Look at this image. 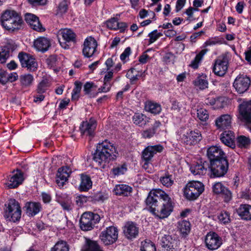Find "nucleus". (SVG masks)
<instances>
[{
    "mask_svg": "<svg viewBox=\"0 0 251 251\" xmlns=\"http://www.w3.org/2000/svg\"><path fill=\"white\" fill-rule=\"evenodd\" d=\"M33 80V76L30 74H25L20 76V81L23 86L28 87L30 86Z\"/></svg>",
    "mask_w": 251,
    "mask_h": 251,
    "instance_id": "58836bf2",
    "label": "nucleus"
},
{
    "mask_svg": "<svg viewBox=\"0 0 251 251\" xmlns=\"http://www.w3.org/2000/svg\"><path fill=\"white\" fill-rule=\"evenodd\" d=\"M251 143V139L245 136L240 135L237 138V144L240 148H247Z\"/></svg>",
    "mask_w": 251,
    "mask_h": 251,
    "instance_id": "79ce46f5",
    "label": "nucleus"
},
{
    "mask_svg": "<svg viewBox=\"0 0 251 251\" xmlns=\"http://www.w3.org/2000/svg\"><path fill=\"white\" fill-rule=\"evenodd\" d=\"M18 78V75L16 73H7V82L10 81L11 82L15 81Z\"/></svg>",
    "mask_w": 251,
    "mask_h": 251,
    "instance_id": "0e129e2a",
    "label": "nucleus"
},
{
    "mask_svg": "<svg viewBox=\"0 0 251 251\" xmlns=\"http://www.w3.org/2000/svg\"><path fill=\"white\" fill-rule=\"evenodd\" d=\"M7 72L3 70L0 69V82L2 84L7 83Z\"/></svg>",
    "mask_w": 251,
    "mask_h": 251,
    "instance_id": "e2e57ef3",
    "label": "nucleus"
},
{
    "mask_svg": "<svg viewBox=\"0 0 251 251\" xmlns=\"http://www.w3.org/2000/svg\"><path fill=\"white\" fill-rule=\"evenodd\" d=\"M162 35V34L160 32H158L156 29L150 33L148 35V36L150 37L149 44H151L154 43L158 38H159Z\"/></svg>",
    "mask_w": 251,
    "mask_h": 251,
    "instance_id": "603ef678",
    "label": "nucleus"
},
{
    "mask_svg": "<svg viewBox=\"0 0 251 251\" xmlns=\"http://www.w3.org/2000/svg\"><path fill=\"white\" fill-rule=\"evenodd\" d=\"M160 181L163 185L167 187H171L174 183L173 176L168 173L165 174L164 176H161Z\"/></svg>",
    "mask_w": 251,
    "mask_h": 251,
    "instance_id": "a19ab883",
    "label": "nucleus"
},
{
    "mask_svg": "<svg viewBox=\"0 0 251 251\" xmlns=\"http://www.w3.org/2000/svg\"><path fill=\"white\" fill-rule=\"evenodd\" d=\"M132 191V188L130 186L121 184L116 185L114 189L113 193L118 196H122L124 197H128L130 195Z\"/></svg>",
    "mask_w": 251,
    "mask_h": 251,
    "instance_id": "bb28decb",
    "label": "nucleus"
},
{
    "mask_svg": "<svg viewBox=\"0 0 251 251\" xmlns=\"http://www.w3.org/2000/svg\"><path fill=\"white\" fill-rule=\"evenodd\" d=\"M92 200L94 201H103L105 199L103 194L100 192H98L95 194L92 197Z\"/></svg>",
    "mask_w": 251,
    "mask_h": 251,
    "instance_id": "13d9d810",
    "label": "nucleus"
},
{
    "mask_svg": "<svg viewBox=\"0 0 251 251\" xmlns=\"http://www.w3.org/2000/svg\"><path fill=\"white\" fill-rule=\"evenodd\" d=\"M197 117L201 121H206L208 119L209 115L207 111L202 108L197 110Z\"/></svg>",
    "mask_w": 251,
    "mask_h": 251,
    "instance_id": "864d4df0",
    "label": "nucleus"
},
{
    "mask_svg": "<svg viewBox=\"0 0 251 251\" xmlns=\"http://www.w3.org/2000/svg\"><path fill=\"white\" fill-rule=\"evenodd\" d=\"M205 242L208 249L215 250L218 249L222 244V240L215 232H210L206 235Z\"/></svg>",
    "mask_w": 251,
    "mask_h": 251,
    "instance_id": "2eb2a0df",
    "label": "nucleus"
},
{
    "mask_svg": "<svg viewBox=\"0 0 251 251\" xmlns=\"http://www.w3.org/2000/svg\"><path fill=\"white\" fill-rule=\"evenodd\" d=\"M3 48L7 49V51L10 54V52H12L16 49L17 46L13 41H9L5 46L3 47Z\"/></svg>",
    "mask_w": 251,
    "mask_h": 251,
    "instance_id": "4d7b16f0",
    "label": "nucleus"
},
{
    "mask_svg": "<svg viewBox=\"0 0 251 251\" xmlns=\"http://www.w3.org/2000/svg\"><path fill=\"white\" fill-rule=\"evenodd\" d=\"M18 58L23 67L27 68L30 71H34L37 69V63L30 54L21 52L18 54Z\"/></svg>",
    "mask_w": 251,
    "mask_h": 251,
    "instance_id": "9b49d317",
    "label": "nucleus"
},
{
    "mask_svg": "<svg viewBox=\"0 0 251 251\" xmlns=\"http://www.w3.org/2000/svg\"><path fill=\"white\" fill-rule=\"evenodd\" d=\"M207 51V49L202 50L198 54L196 55L195 59L191 62L190 66L194 69L198 68L199 63L202 59L204 55Z\"/></svg>",
    "mask_w": 251,
    "mask_h": 251,
    "instance_id": "ea45409f",
    "label": "nucleus"
},
{
    "mask_svg": "<svg viewBox=\"0 0 251 251\" xmlns=\"http://www.w3.org/2000/svg\"><path fill=\"white\" fill-rule=\"evenodd\" d=\"M98 43L95 38L92 36L87 37L83 43L82 53L87 58L92 56L96 51Z\"/></svg>",
    "mask_w": 251,
    "mask_h": 251,
    "instance_id": "ddd939ff",
    "label": "nucleus"
},
{
    "mask_svg": "<svg viewBox=\"0 0 251 251\" xmlns=\"http://www.w3.org/2000/svg\"><path fill=\"white\" fill-rule=\"evenodd\" d=\"M101 147L105 150L106 152H108L111 154V158L116 159L118 152L116 151V148L113 144L107 140L103 141L101 143H99Z\"/></svg>",
    "mask_w": 251,
    "mask_h": 251,
    "instance_id": "473e14b6",
    "label": "nucleus"
},
{
    "mask_svg": "<svg viewBox=\"0 0 251 251\" xmlns=\"http://www.w3.org/2000/svg\"><path fill=\"white\" fill-rule=\"evenodd\" d=\"M70 246L68 243L64 240H59L50 248V251H69Z\"/></svg>",
    "mask_w": 251,
    "mask_h": 251,
    "instance_id": "f704fd0d",
    "label": "nucleus"
},
{
    "mask_svg": "<svg viewBox=\"0 0 251 251\" xmlns=\"http://www.w3.org/2000/svg\"><path fill=\"white\" fill-rule=\"evenodd\" d=\"M141 251H156V248L154 244L150 241H145L142 243Z\"/></svg>",
    "mask_w": 251,
    "mask_h": 251,
    "instance_id": "49530a36",
    "label": "nucleus"
},
{
    "mask_svg": "<svg viewBox=\"0 0 251 251\" xmlns=\"http://www.w3.org/2000/svg\"><path fill=\"white\" fill-rule=\"evenodd\" d=\"M68 5L67 1L65 0H63L61 1L57 9V14H63L66 13L68 10Z\"/></svg>",
    "mask_w": 251,
    "mask_h": 251,
    "instance_id": "8fccbe9b",
    "label": "nucleus"
},
{
    "mask_svg": "<svg viewBox=\"0 0 251 251\" xmlns=\"http://www.w3.org/2000/svg\"><path fill=\"white\" fill-rule=\"evenodd\" d=\"M228 59L226 55L219 56L215 61L213 72L219 76H223L226 72Z\"/></svg>",
    "mask_w": 251,
    "mask_h": 251,
    "instance_id": "f8f14e48",
    "label": "nucleus"
},
{
    "mask_svg": "<svg viewBox=\"0 0 251 251\" xmlns=\"http://www.w3.org/2000/svg\"><path fill=\"white\" fill-rule=\"evenodd\" d=\"M100 220V217L99 214L89 211L85 212L81 216L80 227L83 231L91 230Z\"/></svg>",
    "mask_w": 251,
    "mask_h": 251,
    "instance_id": "423d86ee",
    "label": "nucleus"
},
{
    "mask_svg": "<svg viewBox=\"0 0 251 251\" xmlns=\"http://www.w3.org/2000/svg\"><path fill=\"white\" fill-rule=\"evenodd\" d=\"M4 216L7 221L15 222L19 221L21 216V209L19 203L15 199H10L5 204Z\"/></svg>",
    "mask_w": 251,
    "mask_h": 251,
    "instance_id": "7ed1b4c3",
    "label": "nucleus"
},
{
    "mask_svg": "<svg viewBox=\"0 0 251 251\" xmlns=\"http://www.w3.org/2000/svg\"><path fill=\"white\" fill-rule=\"evenodd\" d=\"M56 61V57L54 55H50L47 59V64L51 67L54 66Z\"/></svg>",
    "mask_w": 251,
    "mask_h": 251,
    "instance_id": "774afa93",
    "label": "nucleus"
},
{
    "mask_svg": "<svg viewBox=\"0 0 251 251\" xmlns=\"http://www.w3.org/2000/svg\"><path fill=\"white\" fill-rule=\"evenodd\" d=\"M112 84L110 82H107L104 81L102 86L99 88L98 90V93H106L110 91Z\"/></svg>",
    "mask_w": 251,
    "mask_h": 251,
    "instance_id": "6e6d98bb",
    "label": "nucleus"
},
{
    "mask_svg": "<svg viewBox=\"0 0 251 251\" xmlns=\"http://www.w3.org/2000/svg\"><path fill=\"white\" fill-rule=\"evenodd\" d=\"M207 156L210 162L226 158V154L223 150L217 146L210 147L207 150Z\"/></svg>",
    "mask_w": 251,
    "mask_h": 251,
    "instance_id": "a211bd4d",
    "label": "nucleus"
},
{
    "mask_svg": "<svg viewBox=\"0 0 251 251\" xmlns=\"http://www.w3.org/2000/svg\"><path fill=\"white\" fill-rule=\"evenodd\" d=\"M229 164L226 158L211 162L209 167L210 177L224 176L227 172Z\"/></svg>",
    "mask_w": 251,
    "mask_h": 251,
    "instance_id": "20e7f679",
    "label": "nucleus"
},
{
    "mask_svg": "<svg viewBox=\"0 0 251 251\" xmlns=\"http://www.w3.org/2000/svg\"><path fill=\"white\" fill-rule=\"evenodd\" d=\"M238 215L243 220H251V205L249 204H241L237 209Z\"/></svg>",
    "mask_w": 251,
    "mask_h": 251,
    "instance_id": "c756f323",
    "label": "nucleus"
},
{
    "mask_svg": "<svg viewBox=\"0 0 251 251\" xmlns=\"http://www.w3.org/2000/svg\"><path fill=\"white\" fill-rule=\"evenodd\" d=\"M127 170L126 165L124 164L113 168L111 171L114 176H120L124 174Z\"/></svg>",
    "mask_w": 251,
    "mask_h": 251,
    "instance_id": "a18cd8bd",
    "label": "nucleus"
},
{
    "mask_svg": "<svg viewBox=\"0 0 251 251\" xmlns=\"http://www.w3.org/2000/svg\"><path fill=\"white\" fill-rule=\"evenodd\" d=\"M145 109L147 111L154 114H159L161 110L160 104L151 101H148L146 103Z\"/></svg>",
    "mask_w": 251,
    "mask_h": 251,
    "instance_id": "4c0bfd02",
    "label": "nucleus"
},
{
    "mask_svg": "<svg viewBox=\"0 0 251 251\" xmlns=\"http://www.w3.org/2000/svg\"><path fill=\"white\" fill-rule=\"evenodd\" d=\"M201 139V133L197 130H190L184 133L181 140L186 145H193L196 144Z\"/></svg>",
    "mask_w": 251,
    "mask_h": 251,
    "instance_id": "dca6fc26",
    "label": "nucleus"
},
{
    "mask_svg": "<svg viewBox=\"0 0 251 251\" xmlns=\"http://www.w3.org/2000/svg\"><path fill=\"white\" fill-rule=\"evenodd\" d=\"M213 192L216 194H220L226 202L229 201L232 197L231 192L221 182H217L212 186Z\"/></svg>",
    "mask_w": 251,
    "mask_h": 251,
    "instance_id": "4be33fe9",
    "label": "nucleus"
},
{
    "mask_svg": "<svg viewBox=\"0 0 251 251\" xmlns=\"http://www.w3.org/2000/svg\"><path fill=\"white\" fill-rule=\"evenodd\" d=\"M92 186L91 178L87 175H81V182L79 185V190L81 191H87Z\"/></svg>",
    "mask_w": 251,
    "mask_h": 251,
    "instance_id": "72a5a7b5",
    "label": "nucleus"
},
{
    "mask_svg": "<svg viewBox=\"0 0 251 251\" xmlns=\"http://www.w3.org/2000/svg\"><path fill=\"white\" fill-rule=\"evenodd\" d=\"M118 237V229L113 226L107 227L105 230L102 231L100 238L101 241L105 245H109L115 243Z\"/></svg>",
    "mask_w": 251,
    "mask_h": 251,
    "instance_id": "6e6552de",
    "label": "nucleus"
},
{
    "mask_svg": "<svg viewBox=\"0 0 251 251\" xmlns=\"http://www.w3.org/2000/svg\"><path fill=\"white\" fill-rule=\"evenodd\" d=\"M163 148L160 145L148 146L143 151L142 157L145 163L144 166L148 165V162L151 160L153 155L157 152H160L162 151Z\"/></svg>",
    "mask_w": 251,
    "mask_h": 251,
    "instance_id": "aec40b11",
    "label": "nucleus"
},
{
    "mask_svg": "<svg viewBox=\"0 0 251 251\" xmlns=\"http://www.w3.org/2000/svg\"><path fill=\"white\" fill-rule=\"evenodd\" d=\"M132 121L135 125L142 126L148 122V118L143 114L135 113L132 117Z\"/></svg>",
    "mask_w": 251,
    "mask_h": 251,
    "instance_id": "c9c22d12",
    "label": "nucleus"
},
{
    "mask_svg": "<svg viewBox=\"0 0 251 251\" xmlns=\"http://www.w3.org/2000/svg\"><path fill=\"white\" fill-rule=\"evenodd\" d=\"M94 86V83L92 82H87L84 85L83 91L85 94L88 95L90 93L91 89Z\"/></svg>",
    "mask_w": 251,
    "mask_h": 251,
    "instance_id": "bf43d9fd",
    "label": "nucleus"
},
{
    "mask_svg": "<svg viewBox=\"0 0 251 251\" xmlns=\"http://www.w3.org/2000/svg\"><path fill=\"white\" fill-rule=\"evenodd\" d=\"M26 213L29 216H34L41 210L42 206L39 202H28L25 206Z\"/></svg>",
    "mask_w": 251,
    "mask_h": 251,
    "instance_id": "c85d7f7f",
    "label": "nucleus"
},
{
    "mask_svg": "<svg viewBox=\"0 0 251 251\" xmlns=\"http://www.w3.org/2000/svg\"><path fill=\"white\" fill-rule=\"evenodd\" d=\"M25 22L29 25L30 27L34 30L42 32L45 28L40 23L38 17L31 13H26L25 15Z\"/></svg>",
    "mask_w": 251,
    "mask_h": 251,
    "instance_id": "412c9836",
    "label": "nucleus"
},
{
    "mask_svg": "<svg viewBox=\"0 0 251 251\" xmlns=\"http://www.w3.org/2000/svg\"><path fill=\"white\" fill-rule=\"evenodd\" d=\"M161 124L159 121H155L151 128L144 130L142 132V137L144 138L152 137L158 131Z\"/></svg>",
    "mask_w": 251,
    "mask_h": 251,
    "instance_id": "7c9ffc66",
    "label": "nucleus"
},
{
    "mask_svg": "<svg viewBox=\"0 0 251 251\" xmlns=\"http://www.w3.org/2000/svg\"><path fill=\"white\" fill-rule=\"evenodd\" d=\"M221 43V41L216 38L209 39L207 40L204 44V47L208 46H213L217 44Z\"/></svg>",
    "mask_w": 251,
    "mask_h": 251,
    "instance_id": "052dcab7",
    "label": "nucleus"
},
{
    "mask_svg": "<svg viewBox=\"0 0 251 251\" xmlns=\"http://www.w3.org/2000/svg\"><path fill=\"white\" fill-rule=\"evenodd\" d=\"M111 154L104 150L100 145L98 144L97 150L93 155V160L97 162L99 165L104 168L110 161L114 160L111 158Z\"/></svg>",
    "mask_w": 251,
    "mask_h": 251,
    "instance_id": "0eeeda50",
    "label": "nucleus"
},
{
    "mask_svg": "<svg viewBox=\"0 0 251 251\" xmlns=\"http://www.w3.org/2000/svg\"><path fill=\"white\" fill-rule=\"evenodd\" d=\"M123 233L125 237L129 240L136 238L139 233V227L132 222H127L123 227Z\"/></svg>",
    "mask_w": 251,
    "mask_h": 251,
    "instance_id": "f3484780",
    "label": "nucleus"
},
{
    "mask_svg": "<svg viewBox=\"0 0 251 251\" xmlns=\"http://www.w3.org/2000/svg\"><path fill=\"white\" fill-rule=\"evenodd\" d=\"M131 53V49L130 47L126 48L124 52L120 55V59L122 61H124L128 57Z\"/></svg>",
    "mask_w": 251,
    "mask_h": 251,
    "instance_id": "69168bd1",
    "label": "nucleus"
},
{
    "mask_svg": "<svg viewBox=\"0 0 251 251\" xmlns=\"http://www.w3.org/2000/svg\"><path fill=\"white\" fill-rule=\"evenodd\" d=\"M251 84V79L249 77L244 75H238L233 84L234 88L238 93L241 94L246 92Z\"/></svg>",
    "mask_w": 251,
    "mask_h": 251,
    "instance_id": "9d476101",
    "label": "nucleus"
},
{
    "mask_svg": "<svg viewBox=\"0 0 251 251\" xmlns=\"http://www.w3.org/2000/svg\"><path fill=\"white\" fill-rule=\"evenodd\" d=\"M193 83L195 86L201 90L205 89L208 87V81L206 78L204 77L200 76L198 77L195 81H194Z\"/></svg>",
    "mask_w": 251,
    "mask_h": 251,
    "instance_id": "37998d69",
    "label": "nucleus"
},
{
    "mask_svg": "<svg viewBox=\"0 0 251 251\" xmlns=\"http://www.w3.org/2000/svg\"><path fill=\"white\" fill-rule=\"evenodd\" d=\"M107 27L110 29L116 30L118 28L119 22L115 18H112L106 22Z\"/></svg>",
    "mask_w": 251,
    "mask_h": 251,
    "instance_id": "5fc2aeb1",
    "label": "nucleus"
},
{
    "mask_svg": "<svg viewBox=\"0 0 251 251\" xmlns=\"http://www.w3.org/2000/svg\"><path fill=\"white\" fill-rule=\"evenodd\" d=\"M220 139L225 145L233 148L235 147L234 135L230 130L225 131L221 134Z\"/></svg>",
    "mask_w": 251,
    "mask_h": 251,
    "instance_id": "cd10ccee",
    "label": "nucleus"
},
{
    "mask_svg": "<svg viewBox=\"0 0 251 251\" xmlns=\"http://www.w3.org/2000/svg\"><path fill=\"white\" fill-rule=\"evenodd\" d=\"M146 203L150 212L160 219L167 218L173 210L171 198L160 189L151 191L146 200Z\"/></svg>",
    "mask_w": 251,
    "mask_h": 251,
    "instance_id": "f257e3e1",
    "label": "nucleus"
},
{
    "mask_svg": "<svg viewBox=\"0 0 251 251\" xmlns=\"http://www.w3.org/2000/svg\"><path fill=\"white\" fill-rule=\"evenodd\" d=\"M10 56L7 49L2 47L0 49V63H4Z\"/></svg>",
    "mask_w": 251,
    "mask_h": 251,
    "instance_id": "3c124183",
    "label": "nucleus"
},
{
    "mask_svg": "<svg viewBox=\"0 0 251 251\" xmlns=\"http://www.w3.org/2000/svg\"><path fill=\"white\" fill-rule=\"evenodd\" d=\"M12 173L13 175L9 176L8 178L9 182L7 186L10 189L17 187L22 183L24 179L23 173L20 170H17L16 173H15V170L13 171Z\"/></svg>",
    "mask_w": 251,
    "mask_h": 251,
    "instance_id": "5701e85b",
    "label": "nucleus"
},
{
    "mask_svg": "<svg viewBox=\"0 0 251 251\" xmlns=\"http://www.w3.org/2000/svg\"><path fill=\"white\" fill-rule=\"evenodd\" d=\"M219 222L223 224L226 225L231 221L230 214L226 211H222L218 215Z\"/></svg>",
    "mask_w": 251,
    "mask_h": 251,
    "instance_id": "c03bdc74",
    "label": "nucleus"
},
{
    "mask_svg": "<svg viewBox=\"0 0 251 251\" xmlns=\"http://www.w3.org/2000/svg\"><path fill=\"white\" fill-rule=\"evenodd\" d=\"M208 167V162L201 159L196 164L191 165L190 170L194 175H204Z\"/></svg>",
    "mask_w": 251,
    "mask_h": 251,
    "instance_id": "6ab92c4d",
    "label": "nucleus"
},
{
    "mask_svg": "<svg viewBox=\"0 0 251 251\" xmlns=\"http://www.w3.org/2000/svg\"><path fill=\"white\" fill-rule=\"evenodd\" d=\"M181 108V104L178 102V101L176 100H173L172 102V106H171V109L177 112H179Z\"/></svg>",
    "mask_w": 251,
    "mask_h": 251,
    "instance_id": "680f3d73",
    "label": "nucleus"
},
{
    "mask_svg": "<svg viewBox=\"0 0 251 251\" xmlns=\"http://www.w3.org/2000/svg\"><path fill=\"white\" fill-rule=\"evenodd\" d=\"M74 84L75 87L73 89V92H75V93L80 94L82 88V83L80 81H76L75 82Z\"/></svg>",
    "mask_w": 251,
    "mask_h": 251,
    "instance_id": "338daca9",
    "label": "nucleus"
},
{
    "mask_svg": "<svg viewBox=\"0 0 251 251\" xmlns=\"http://www.w3.org/2000/svg\"><path fill=\"white\" fill-rule=\"evenodd\" d=\"M203 184L198 181H192L188 183L184 188V195L187 200L193 201L197 199L203 192Z\"/></svg>",
    "mask_w": 251,
    "mask_h": 251,
    "instance_id": "39448f33",
    "label": "nucleus"
},
{
    "mask_svg": "<svg viewBox=\"0 0 251 251\" xmlns=\"http://www.w3.org/2000/svg\"><path fill=\"white\" fill-rule=\"evenodd\" d=\"M49 85V80L47 79H43L38 84L37 92L40 94L44 93Z\"/></svg>",
    "mask_w": 251,
    "mask_h": 251,
    "instance_id": "de8ad7c7",
    "label": "nucleus"
},
{
    "mask_svg": "<svg viewBox=\"0 0 251 251\" xmlns=\"http://www.w3.org/2000/svg\"><path fill=\"white\" fill-rule=\"evenodd\" d=\"M83 251H103L97 241L86 238Z\"/></svg>",
    "mask_w": 251,
    "mask_h": 251,
    "instance_id": "2f4dec72",
    "label": "nucleus"
},
{
    "mask_svg": "<svg viewBox=\"0 0 251 251\" xmlns=\"http://www.w3.org/2000/svg\"><path fill=\"white\" fill-rule=\"evenodd\" d=\"M231 117L228 114H224L217 118L215 120V125L218 129L224 130L231 126Z\"/></svg>",
    "mask_w": 251,
    "mask_h": 251,
    "instance_id": "393cba45",
    "label": "nucleus"
},
{
    "mask_svg": "<svg viewBox=\"0 0 251 251\" xmlns=\"http://www.w3.org/2000/svg\"><path fill=\"white\" fill-rule=\"evenodd\" d=\"M190 226L189 222L183 220L178 222L177 227L181 234L185 236L190 232Z\"/></svg>",
    "mask_w": 251,
    "mask_h": 251,
    "instance_id": "e433bc0d",
    "label": "nucleus"
},
{
    "mask_svg": "<svg viewBox=\"0 0 251 251\" xmlns=\"http://www.w3.org/2000/svg\"><path fill=\"white\" fill-rule=\"evenodd\" d=\"M96 126V121L93 118H90L89 121L82 123L80 126L81 133L82 135L92 138L95 135V130Z\"/></svg>",
    "mask_w": 251,
    "mask_h": 251,
    "instance_id": "4468645a",
    "label": "nucleus"
},
{
    "mask_svg": "<svg viewBox=\"0 0 251 251\" xmlns=\"http://www.w3.org/2000/svg\"><path fill=\"white\" fill-rule=\"evenodd\" d=\"M58 39L62 47L66 49L69 47L67 43L76 42V34L70 29H61L58 32Z\"/></svg>",
    "mask_w": 251,
    "mask_h": 251,
    "instance_id": "1a4fd4ad",
    "label": "nucleus"
},
{
    "mask_svg": "<svg viewBox=\"0 0 251 251\" xmlns=\"http://www.w3.org/2000/svg\"><path fill=\"white\" fill-rule=\"evenodd\" d=\"M34 46L38 51L44 52L50 47V42L49 39L46 37H40L34 40Z\"/></svg>",
    "mask_w": 251,
    "mask_h": 251,
    "instance_id": "a878e982",
    "label": "nucleus"
},
{
    "mask_svg": "<svg viewBox=\"0 0 251 251\" xmlns=\"http://www.w3.org/2000/svg\"><path fill=\"white\" fill-rule=\"evenodd\" d=\"M1 24L7 30L15 32L23 28L24 22L20 13L14 10H7L1 16Z\"/></svg>",
    "mask_w": 251,
    "mask_h": 251,
    "instance_id": "f03ea898",
    "label": "nucleus"
},
{
    "mask_svg": "<svg viewBox=\"0 0 251 251\" xmlns=\"http://www.w3.org/2000/svg\"><path fill=\"white\" fill-rule=\"evenodd\" d=\"M71 171L68 167H62L59 168L56 174V182L59 186H63L68 180Z\"/></svg>",
    "mask_w": 251,
    "mask_h": 251,
    "instance_id": "b1692460",
    "label": "nucleus"
},
{
    "mask_svg": "<svg viewBox=\"0 0 251 251\" xmlns=\"http://www.w3.org/2000/svg\"><path fill=\"white\" fill-rule=\"evenodd\" d=\"M59 203L64 210L68 211L72 208L73 204L70 198L67 197L65 200H60Z\"/></svg>",
    "mask_w": 251,
    "mask_h": 251,
    "instance_id": "09e8293b",
    "label": "nucleus"
}]
</instances>
